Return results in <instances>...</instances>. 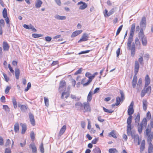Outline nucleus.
I'll use <instances>...</instances> for the list:
<instances>
[{"mask_svg":"<svg viewBox=\"0 0 153 153\" xmlns=\"http://www.w3.org/2000/svg\"><path fill=\"white\" fill-rule=\"evenodd\" d=\"M21 110L22 112H25L27 109V107L25 105H22L21 106Z\"/></svg>","mask_w":153,"mask_h":153,"instance_id":"c9c22d12","label":"nucleus"},{"mask_svg":"<svg viewBox=\"0 0 153 153\" xmlns=\"http://www.w3.org/2000/svg\"><path fill=\"white\" fill-rule=\"evenodd\" d=\"M92 94L93 93L92 91H90L89 92L87 97V102H90L91 101L92 98Z\"/></svg>","mask_w":153,"mask_h":153,"instance_id":"c756f323","label":"nucleus"},{"mask_svg":"<svg viewBox=\"0 0 153 153\" xmlns=\"http://www.w3.org/2000/svg\"><path fill=\"white\" fill-rule=\"evenodd\" d=\"M142 79L141 78H140L138 80L137 85V88L138 90H139L140 89V88L142 87Z\"/></svg>","mask_w":153,"mask_h":153,"instance_id":"f704fd0d","label":"nucleus"},{"mask_svg":"<svg viewBox=\"0 0 153 153\" xmlns=\"http://www.w3.org/2000/svg\"><path fill=\"white\" fill-rule=\"evenodd\" d=\"M146 88H144V95L147 94L148 95H149L151 93V88L150 86L145 87Z\"/></svg>","mask_w":153,"mask_h":153,"instance_id":"dca6fc26","label":"nucleus"},{"mask_svg":"<svg viewBox=\"0 0 153 153\" xmlns=\"http://www.w3.org/2000/svg\"><path fill=\"white\" fill-rule=\"evenodd\" d=\"M98 138H95L92 141L91 143L93 144H95L97 143L98 141Z\"/></svg>","mask_w":153,"mask_h":153,"instance_id":"e2e57ef3","label":"nucleus"},{"mask_svg":"<svg viewBox=\"0 0 153 153\" xmlns=\"http://www.w3.org/2000/svg\"><path fill=\"white\" fill-rule=\"evenodd\" d=\"M121 101V100L120 99V97H117L116 98V103H115V105H118L120 104Z\"/></svg>","mask_w":153,"mask_h":153,"instance_id":"c03bdc74","label":"nucleus"},{"mask_svg":"<svg viewBox=\"0 0 153 153\" xmlns=\"http://www.w3.org/2000/svg\"><path fill=\"white\" fill-rule=\"evenodd\" d=\"M109 152L110 153H117V151L115 149L111 148L109 149Z\"/></svg>","mask_w":153,"mask_h":153,"instance_id":"a19ab883","label":"nucleus"},{"mask_svg":"<svg viewBox=\"0 0 153 153\" xmlns=\"http://www.w3.org/2000/svg\"><path fill=\"white\" fill-rule=\"evenodd\" d=\"M137 78L136 75L134 76L132 81V86L133 88H134L137 83Z\"/></svg>","mask_w":153,"mask_h":153,"instance_id":"393cba45","label":"nucleus"},{"mask_svg":"<svg viewBox=\"0 0 153 153\" xmlns=\"http://www.w3.org/2000/svg\"><path fill=\"white\" fill-rule=\"evenodd\" d=\"M11 143L10 140L8 139L7 140L5 144V146L6 147L7 146Z\"/></svg>","mask_w":153,"mask_h":153,"instance_id":"bf43d9fd","label":"nucleus"},{"mask_svg":"<svg viewBox=\"0 0 153 153\" xmlns=\"http://www.w3.org/2000/svg\"><path fill=\"white\" fill-rule=\"evenodd\" d=\"M12 100L14 107L15 109H16L17 107V102L15 98H12Z\"/></svg>","mask_w":153,"mask_h":153,"instance_id":"4c0bfd02","label":"nucleus"},{"mask_svg":"<svg viewBox=\"0 0 153 153\" xmlns=\"http://www.w3.org/2000/svg\"><path fill=\"white\" fill-rule=\"evenodd\" d=\"M103 109L104 111L106 112L111 113L113 111L112 110H109L104 107H103Z\"/></svg>","mask_w":153,"mask_h":153,"instance_id":"603ef678","label":"nucleus"},{"mask_svg":"<svg viewBox=\"0 0 153 153\" xmlns=\"http://www.w3.org/2000/svg\"><path fill=\"white\" fill-rule=\"evenodd\" d=\"M11 150L10 148H6L5 149V153H11Z\"/></svg>","mask_w":153,"mask_h":153,"instance_id":"774afa93","label":"nucleus"},{"mask_svg":"<svg viewBox=\"0 0 153 153\" xmlns=\"http://www.w3.org/2000/svg\"><path fill=\"white\" fill-rule=\"evenodd\" d=\"M23 27L27 29H31L32 31L34 32H36L37 31L34 28V27L31 24H30L29 25L24 24L23 25Z\"/></svg>","mask_w":153,"mask_h":153,"instance_id":"6e6552de","label":"nucleus"},{"mask_svg":"<svg viewBox=\"0 0 153 153\" xmlns=\"http://www.w3.org/2000/svg\"><path fill=\"white\" fill-rule=\"evenodd\" d=\"M120 93L121 94V98L120 99L122 101H123L125 99V96L122 90H120Z\"/></svg>","mask_w":153,"mask_h":153,"instance_id":"79ce46f5","label":"nucleus"},{"mask_svg":"<svg viewBox=\"0 0 153 153\" xmlns=\"http://www.w3.org/2000/svg\"><path fill=\"white\" fill-rule=\"evenodd\" d=\"M45 103V105L47 107H48L49 106V100L48 99L45 97L44 98Z\"/></svg>","mask_w":153,"mask_h":153,"instance_id":"49530a36","label":"nucleus"},{"mask_svg":"<svg viewBox=\"0 0 153 153\" xmlns=\"http://www.w3.org/2000/svg\"><path fill=\"white\" fill-rule=\"evenodd\" d=\"M66 88V84L65 82L62 81L60 82L59 88V91L65 90Z\"/></svg>","mask_w":153,"mask_h":153,"instance_id":"0eeeda50","label":"nucleus"},{"mask_svg":"<svg viewBox=\"0 0 153 153\" xmlns=\"http://www.w3.org/2000/svg\"><path fill=\"white\" fill-rule=\"evenodd\" d=\"M138 35L139 39H141L142 43L143 45V30L142 28L140 29Z\"/></svg>","mask_w":153,"mask_h":153,"instance_id":"f3484780","label":"nucleus"},{"mask_svg":"<svg viewBox=\"0 0 153 153\" xmlns=\"http://www.w3.org/2000/svg\"><path fill=\"white\" fill-rule=\"evenodd\" d=\"M54 18L56 19L61 20H65L66 19V17L65 16H61L58 14L55 15Z\"/></svg>","mask_w":153,"mask_h":153,"instance_id":"6ab92c4d","label":"nucleus"},{"mask_svg":"<svg viewBox=\"0 0 153 153\" xmlns=\"http://www.w3.org/2000/svg\"><path fill=\"white\" fill-rule=\"evenodd\" d=\"M69 93L68 92H63L62 94L61 98L63 99L65 98L67 99L69 97Z\"/></svg>","mask_w":153,"mask_h":153,"instance_id":"5701e85b","label":"nucleus"},{"mask_svg":"<svg viewBox=\"0 0 153 153\" xmlns=\"http://www.w3.org/2000/svg\"><path fill=\"white\" fill-rule=\"evenodd\" d=\"M10 88L11 87L10 86H7L5 89V93L6 94H8L9 93V90L10 89Z\"/></svg>","mask_w":153,"mask_h":153,"instance_id":"5fc2aeb1","label":"nucleus"},{"mask_svg":"<svg viewBox=\"0 0 153 153\" xmlns=\"http://www.w3.org/2000/svg\"><path fill=\"white\" fill-rule=\"evenodd\" d=\"M3 108L6 111H9V109L8 106L7 105H3Z\"/></svg>","mask_w":153,"mask_h":153,"instance_id":"13d9d810","label":"nucleus"},{"mask_svg":"<svg viewBox=\"0 0 153 153\" xmlns=\"http://www.w3.org/2000/svg\"><path fill=\"white\" fill-rule=\"evenodd\" d=\"M85 76L89 78V80L87 82L84 84V86H86L88 85L91 82L92 80L93 79V78L92 77V75L89 72H87L85 74Z\"/></svg>","mask_w":153,"mask_h":153,"instance_id":"20e7f679","label":"nucleus"},{"mask_svg":"<svg viewBox=\"0 0 153 153\" xmlns=\"http://www.w3.org/2000/svg\"><path fill=\"white\" fill-rule=\"evenodd\" d=\"M149 144L148 153H151L153 150V146L151 142H148Z\"/></svg>","mask_w":153,"mask_h":153,"instance_id":"7c9ffc66","label":"nucleus"},{"mask_svg":"<svg viewBox=\"0 0 153 153\" xmlns=\"http://www.w3.org/2000/svg\"><path fill=\"white\" fill-rule=\"evenodd\" d=\"M135 25L134 23L132 25L131 28L129 36H133L135 31Z\"/></svg>","mask_w":153,"mask_h":153,"instance_id":"412c9836","label":"nucleus"},{"mask_svg":"<svg viewBox=\"0 0 153 153\" xmlns=\"http://www.w3.org/2000/svg\"><path fill=\"white\" fill-rule=\"evenodd\" d=\"M90 50H88L85 51H82L78 53L79 55H80L82 54L87 53L89 52Z\"/></svg>","mask_w":153,"mask_h":153,"instance_id":"0e129e2a","label":"nucleus"},{"mask_svg":"<svg viewBox=\"0 0 153 153\" xmlns=\"http://www.w3.org/2000/svg\"><path fill=\"white\" fill-rule=\"evenodd\" d=\"M30 147L32 149L33 153H36V148L34 143H33L30 144Z\"/></svg>","mask_w":153,"mask_h":153,"instance_id":"c85d7f7f","label":"nucleus"},{"mask_svg":"<svg viewBox=\"0 0 153 153\" xmlns=\"http://www.w3.org/2000/svg\"><path fill=\"white\" fill-rule=\"evenodd\" d=\"M32 36L34 38H38L42 36V35L41 34L33 33L32 34Z\"/></svg>","mask_w":153,"mask_h":153,"instance_id":"ea45409f","label":"nucleus"},{"mask_svg":"<svg viewBox=\"0 0 153 153\" xmlns=\"http://www.w3.org/2000/svg\"><path fill=\"white\" fill-rule=\"evenodd\" d=\"M133 36H129L127 46L128 47V48L131 47V43L132 41V39Z\"/></svg>","mask_w":153,"mask_h":153,"instance_id":"a211bd4d","label":"nucleus"},{"mask_svg":"<svg viewBox=\"0 0 153 153\" xmlns=\"http://www.w3.org/2000/svg\"><path fill=\"white\" fill-rule=\"evenodd\" d=\"M127 134L128 136H132V135L134 134V132H132L131 129H127Z\"/></svg>","mask_w":153,"mask_h":153,"instance_id":"09e8293b","label":"nucleus"},{"mask_svg":"<svg viewBox=\"0 0 153 153\" xmlns=\"http://www.w3.org/2000/svg\"><path fill=\"white\" fill-rule=\"evenodd\" d=\"M149 125V127L151 128H153V118L151 119L150 125Z\"/></svg>","mask_w":153,"mask_h":153,"instance_id":"052dcab7","label":"nucleus"},{"mask_svg":"<svg viewBox=\"0 0 153 153\" xmlns=\"http://www.w3.org/2000/svg\"><path fill=\"white\" fill-rule=\"evenodd\" d=\"M45 40L47 42H50L51 39L52 38L50 36H46L45 37Z\"/></svg>","mask_w":153,"mask_h":153,"instance_id":"680f3d73","label":"nucleus"},{"mask_svg":"<svg viewBox=\"0 0 153 153\" xmlns=\"http://www.w3.org/2000/svg\"><path fill=\"white\" fill-rule=\"evenodd\" d=\"M84 108L85 110V112H90L91 110V108L88 102L84 103Z\"/></svg>","mask_w":153,"mask_h":153,"instance_id":"9d476101","label":"nucleus"},{"mask_svg":"<svg viewBox=\"0 0 153 153\" xmlns=\"http://www.w3.org/2000/svg\"><path fill=\"white\" fill-rule=\"evenodd\" d=\"M39 149L41 152L42 153H44V149L43 147V143H42L39 147Z\"/></svg>","mask_w":153,"mask_h":153,"instance_id":"de8ad7c7","label":"nucleus"},{"mask_svg":"<svg viewBox=\"0 0 153 153\" xmlns=\"http://www.w3.org/2000/svg\"><path fill=\"white\" fill-rule=\"evenodd\" d=\"M150 83V79L149 76L146 75L145 78V87H147Z\"/></svg>","mask_w":153,"mask_h":153,"instance_id":"2eb2a0df","label":"nucleus"},{"mask_svg":"<svg viewBox=\"0 0 153 153\" xmlns=\"http://www.w3.org/2000/svg\"><path fill=\"white\" fill-rule=\"evenodd\" d=\"M30 136L32 140L33 141L35 138L34 133L33 131L31 132L30 134Z\"/></svg>","mask_w":153,"mask_h":153,"instance_id":"864d4df0","label":"nucleus"},{"mask_svg":"<svg viewBox=\"0 0 153 153\" xmlns=\"http://www.w3.org/2000/svg\"><path fill=\"white\" fill-rule=\"evenodd\" d=\"M20 74L19 70L18 68H16L15 71V75L16 78L18 79L19 78Z\"/></svg>","mask_w":153,"mask_h":153,"instance_id":"473e14b6","label":"nucleus"},{"mask_svg":"<svg viewBox=\"0 0 153 153\" xmlns=\"http://www.w3.org/2000/svg\"><path fill=\"white\" fill-rule=\"evenodd\" d=\"M4 144V140L2 137H0V145L2 146Z\"/></svg>","mask_w":153,"mask_h":153,"instance_id":"69168bd1","label":"nucleus"},{"mask_svg":"<svg viewBox=\"0 0 153 153\" xmlns=\"http://www.w3.org/2000/svg\"><path fill=\"white\" fill-rule=\"evenodd\" d=\"M115 11V10L114 8L111 9L108 13V10L105 9V10L104 13V15L105 17H107L110 16L113 14Z\"/></svg>","mask_w":153,"mask_h":153,"instance_id":"423d86ee","label":"nucleus"},{"mask_svg":"<svg viewBox=\"0 0 153 153\" xmlns=\"http://www.w3.org/2000/svg\"><path fill=\"white\" fill-rule=\"evenodd\" d=\"M82 71V69L81 68H80L75 73L74 75H76L78 74H80Z\"/></svg>","mask_w":153,"mask_h":153,"instance_id":"4d7b16f0","label":"nucleus"},{"mask_svg":"<svg viewBox=\"0 0 153 153\" xmlns=\"http://www.w3.org/2000/svg\"><path fill=\"white\" fill-rule=\"evenodd\" d=\"M151 130V128L148 125L145 131V137L147 139L148 142H151L153 139V132H152Z\"/></svg>","mask_w":153,"mask_h":153,"instance_id":"f257e3e1","label":"nucleus"},{"mask_svg":"<svg viewBox=\"0 0 153 153\" xmlns=\"http://www.w3.org/2000/svg\"><path fill=\"white\" fill-rule=\"evenodd\" d=\"M2 47L4 50L6 51H8L10 48V46L7 42L5 41H4L3 42Z\"/></svg>","mask_w":153,"mask_h":153,"instance_id":"f8f14e48","label":"nucleus"},{"mask_svg":"<svg viewBox=\"0 0 153 153\" xmlns=\"http://www.w3.org/2000/svg\"><path fill=\"white\" fill-rule=\"evenodd\" d=\"M93 151L95 153H101L100 149L98 147H96L93 149Z\"/></svg>","mask_w":153,"mask_h":153,"instance_id":"58836bf2","label":"nucleus"},{"mask_svg":"<svg viewBox=\"0 0 153 153\" xmlns=\"http://www.w3.org/2000/svg\"><path fill=\"white\" fill-rule=\"evenodd\" d=\"M151 114L149 111H148L146 114V117L144 118V126L146 125L147 120H149L151 117Z\"/></svg>","mask_w":153,"mask_h":153,"instance_id":"1a4fd4ad","label":"nucleus"},{"mask_svg":"<svg viewBox=\"0 0 153 153\" xmlns=\"http://www.w3.org/2000/svg\"><path fill=\"white\" fill-rule=\"evenodd\" d=\"M133 105L134 103L132 101L129 106L128 110V114L129 116H131V115L134 113V110L133 108Z\"/></svg>","mask_w":153,"mask_h":153,"instance_id":"39448f33","label":"nucleus"},{"mask_svg":"<svg viewBox=\"0 0 153 153\" xmlns=\"http://www.w3.org/2000/svg\"><path fill=\"white\" fill-rule=\"evenodd\" d=\"M14 130L16 133L19 132V123H15L14 126Z\"/></svg>","mask_w":153,"mask_h":153,"instance_id":"2f4dec72","label":"nucleus"},{"mask_svg":"<svg viewBox=\"0 0 153 153\" xmlns=\"http://www.w3.org/2000/svg\"><path fill=\"white\" fill-rule=\"evenodd\" d=\"M132 138L134 139V143H137L138 145L140 144L141 139L139 137V135L138 134H134L132 135Z\"/></svg>","mask_w":153,"mask_h":153,"instance_id":"7ed1b4c3","label":"nucleus"},{"mask_svg":"<svg viewBox=\"0 0 153 153\" xmlns=\"http://www.w3.org/2000/svg\"><path fill=\"white\" fill-rule=\"evenodd\" d=\"M42 4V1L40 0H36L35 6L36 8H40Z\"/></svg>","mask_w":153,"mask_h":153,"instance_id":"bb28decb","label":"nucleus"},{"mask_svg":"<svg viewBox=\"0 0 153 153\" xmlns=\"http://www.w3.org/2000/svg\"><path fill=\"white\" fill-rule=\"evenodd\" d=\"M128 49L131 50V56L133 57L134 55L135 50V45L134 43L132 44L131 48H129Z\"/></svg>","mask_w":153,"mask_h":153,"instance_id":"ddd939ff","label":"nucleus"},{"mask_svg":"<svg viewBox=\"0 0 153 153\" xmlns=\"http://www.w3.org/2000/svg\"><path fill=\"white\" fill-rule=\"evenodd\" d=\"M4 22L3 19H1L0 20V27H4Z\"/></svg>","mask_w":153,"mask_h":153,"instance_id":"6e6d98bb","label":"nucleus"},{"mask_svg":"<svg viewBox=\"0 0 153 153\" xmlns=\"http://www.w3.org/2000/svg\"><path fill=\"white\" fill-rule=\"evenodd\" d=\"M56 3L59 6H61V3L60 0H54Z\"/></svg>","mask_w":153,"mask_h":153,"instance_id":"338daca9","label":"nucleus"},{"mask_svg":"<svg viewBox=\"0 0 153 153\" xmlns=\"http://www.w3.org/2000/svg\"><path fill=\"white\" fill-rule=\"evenodd\" d=\"M140 115L139 114H138L136 116V117L135 118V124L136 125H138V131L139 133H141L142 128H143V124L142 123L143 121V119L142 120V121L141 124H139V122L140 120Z\"/></svg>","mask_w":153,"mask_h":153,"instance_id":"f03ea898","label":"nucleus"},{"mask_svg":"<svg viewBox=\"0 0 153 153\" xmlns=\"http://www.w3.org/2000/svg\"><path fill=\"white\" fill-rule=\"evenodd\" d=\"M88 35L87 33H85L83 34L81 38L79 41L78 42L87 41L88 40Z\"/></svg>","mask_w":153,"mask_h":153,"instance_id":"9b49d317","label":"nucleus"},{"mask_svg":"<svg viewBox=\"0 0 153 153\" xmlns=\"http://www.w3.org/2000/svg\"><path fill=\"white\" fill-rule=\"evenodd\" d=\"M2 74L4 76L5 80L6 82H8L9 80V78L7 77V75L4 73H3Z\"/></svg>","mask_w":153,"mask_h":153,"instance_id":"3c124183","label":"nucleus"},{"mask_svg":"<svg viewBox=\"0 0 153 153\" xmlns=\"http://www.w3.org/2000/svg\"><path fill=\"white\" fill-rule=\"evenodd\" d=\"M139 68L138 62L137 61H136L135 64L134 73L135 75H136L138 73Z\"/></svg>","mask_w":153,"mask_h":153,"instance_id":"a878e982","label":"nucleus"},{"mask_svg":"<svg viewBox=\"0 0 153 153\" xmlns=\"http://www.w3.org/2000/svg\"><path fill=\"white\" fill-rule=\"evenodd\" d=\"M21 126L22 127V133L24 134L26 130L27 126L25 124L21 123Z\"/></svg>","mask_w":153,"mask_h":153,"instance_id":"cd10ccee","label":"nucleus"},{"mask_svg":"<svg viewBox=\"0 0 153 153\" xmlns=\"http://www.w3.org/2000/svg\"><path fill=\"white\" fill-rule=\"evenodd\" d=\"M66 129V125H64L60 129L59 132V136H61L62 135L64 132H65Z\"/></svg>","mask_w":153,"mask_h":153,"instance_id":"4be33fe9","label":"nucleus"},{"mask_svg":"<svg viewBox=\"0 0 153 153\" xmlns=\"http://www.w3.org/2000/svg\"><path fill=\"white\" fill-rule=\"evenodd\" d=\"M78 4L81 5L79 7V9L81 10H84L87 7V5L85 2L82 1L78 2Z\"/></svg>","mask_w":153,"mask_h":153,"instance_id":"4468645a","label":"nucleus"},{"mask_svg":"<svg viewBox=\"0 0 153 153\" xmlns=\"http://www.w3.org/2000/svg\"><path fill=\"white\" fill-rule=\"evenodd\" d=\"M75 107L78 109H79L83 107V105L80 102H77L75 104Z\"/></svg>","mask_w":153,"mask_h":153,"instance_id":"72a5a7b5","label":"nucleus"},{"mask_svg":"<svg viewBox=\"0 0 153 153\" xmlns=\"http://www.w3.org/2000/svg\"><path fill=\"white\" fill-rule=\"evenodd\" d=\"M132 116H129L127 120V124H131V123Z\"/></svg>","mask_w":153,"mask_h":153,"instance_id":"37998d69","label":"nucleus"},{"mask_svg":"<svg viewBox=\"0 0 153 153\" xmlns=\"http://www.w3.org/2000/svg\"><path fill=\"white\" fill-rule=\"evenodd\" d=\"M29 117L31 123L33 126H34L35 125V123L33 115L31 113H30L29 114Z\"/></svg>","mask_w":153,"mask_h":153,"instance_id":"aec40b11","label":"nucleus"},{"mask_svg":"<svg viewBox=\"0 0 153 153\" xmlns=\"http://www.w3.org/2000/svg\"><path fill=\"white\" fill-rule=\"evenodd\" d=\"M123 25H121L117 29V30L116 33V35H118L120 33V31L122 30V28L123 27Z\"/></svg>","mask_w":153,"mask_h":153,"instance_id":"8fccbe9b","label":"nucleus"},{"mask_svg":"<svg viewBox=\"0 0 153 153\" xmlns=\"http://www.w3.org/2000/svg\"><path fill=\"white\" fill-rule=\"evenodd\" d=\"M109 136H111L114 138H117V137L114 133V131H112L109 134Z\"/></svg>","mask_w":153,"mask_h":153,"instance_id":"a18cd8bd","label":"nucleus"},{"mask_svg":"<svg viewBox=\"0 0 153 153\" xmlns=\"http://www.w3.org/2000/svg\"><path fill=\"white\" fill-rule=\"evenodd\" d=\"M150 58V55L148 53H146L144 55V61L147 63L149 59Z\"/></svg>","mask_w":153,"mask_h":153,"instance_id":"e433bc0d","label":"nucleus"},{"mask_svg":"<svg viewBox=\"0 0 153 153\" xmlns=\"http://www.w3.org/2000/svg\"><path fill=\"white\" fill-rule=\"evenodd\" d=\"M82 32V30H76L73 33L71 37H74L81 33Z\"/></svg>","mask_w":153,"mask_h":153,"instance_id":"b1692460","label":"nucleus"}]
</instances>
